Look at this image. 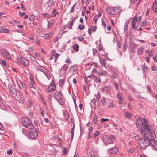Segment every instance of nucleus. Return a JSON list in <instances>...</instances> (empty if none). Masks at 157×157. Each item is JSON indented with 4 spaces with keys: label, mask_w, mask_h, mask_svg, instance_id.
<instances>
[{
    "label": "nucleus",
    "mask_w": 157,
    "mask_h": 157,
    "mask_svg": "<svg viewBox=\"0 0 157 157\" xmlns=\"http://www.w3.org/2000/svg\"><path fill=\"white\" fill-rule=\"evenodd\" d=\"M136 123L137 127L140 129V131L142 135H145L147 132L153 131L150 127V124L147 120L145 118L139 117Z\"/></svg>",
    "instance_id": "f257e3e1"
},
{
    "label": "nucleus",
    "mask_w": 157,
    "mask_h": 157,
    "mask_svg": "<svg viewBox=\"0 0 157 157\" xmlns=\"http://www.w3.org/2000/svg\"><path fill=\"white\" fill-rule=\"evenodd\" d=\"M143 137L140 138L139 143L140 147L142 150L145 149L146 147L149 145V143L151 140V139L155 138V135L154 131H151L147 132L145 135H142Z\"/></svg>",
    "instance_id": "f03ea898"
},
{
    "label": "nucleus",
    "mask_w": 157,
    "mask_h": 157,
    "mask_svg": "<svg viewBox=\"0 0 157 157\" xmlns=\"http://www.w3.org/2000/svg\"><path fill=\"white\" fill-rule=\"evenodd\" d=\"M21 122L22 125L26 128L32 129L33 128L31 121L28 118L23 117L21 119Z\"/></svg>",
    "instance_id": "7ed1b4c3"
},
{
    "label": "nucleus",
    "mask_w": 157,
    "mask_h": 157,
    "mask_svg": "<svg viewBox=\"0 0 157 157\" xmlns=\"http://www.w3.org/2000/svg\"><path fill=\"white\" fill-rule=\"evenodd\" d=\"M122 8L121 7H109L106 8V11L108 13L116 15L122 11Z\"/></svg>",
    "instance_id": "20e7f679"
},
{
    "label": "nucleus",
    "mask_w": 157,
    "mask_h": 157,
    "mask_svg": "<svg viewBox=\"0 0 157 157\" xmlns=\"http://www.w3.org/2000/svg\"><path fill=\"white\" fill-rule=\"evenodd\" d=\"M17 63L19 65L25 67H27L29 63V61L23 57L18 58L17 59Z\"/></svg>",
    "instance_id": "39448f33"
},
{
    "label": "nucleus",
    "mask_w": 157,
    "mask_h": 157,
    "mask_svg": "<svg viewBox=\"0 0 157 157\" xmlns=\"http://www.w3.org/2000/svg\"><path fill=\"white\" fill-rule=\"evenodd\" d=\"M0 53L6 59L10 60L11 57L8 52L6 49H2L0 50Z\"/></svg>",
    "instance_id": "423d86ee"
},
{
    "label": "nucleus",
    "mask_w": 157,
    "mask_h": 157,
    "mask_svg": "<svg viewBox=\"0 0 157 157\" xmlns=\"http://www.w3.org/2000/svg\"><path fill=\"white\" fill-rule=\"evenodd\" d=\"M62 94L61 91H59L56 92L54 95V97L56 100L59 102L60 104L63 105L64 104V102L63 100L61 98V96Z\"/></svg>",
    "instance_id": "0eeeda50"
},
{
    "label": "nucleus",
    "mask_w": 157,
    "mask_h": 157,
    "mask_svg": "<svg viewBox=\"0 0 157 157\" xmlns=\"http://www.w3.org/2000/svg\"><path fill=\"white\" fill-rule=\"evenodd\" d=\"M102 140L104 143L106 145L111 144L113 143L112 140L107 135H104L102 137Z\"/></svg>",
    "instance_id": "6e6552de"
},
{
    "label": "nucleus",
    "mask_w": 157,
    "mask_h": 157,
    "mask_svg": "<svg viewBox=\"0 0 157 157\" xmlns=\"http://www.w3.org/2000/svg\"><path fill=\"white\" fill-rule=\"evenodd\" d=\"M154 138L152 137L149 145L151 147L153 150H156L157 151V142L154 139Z\"/></svg>",
    "instance_id": "1a4fd4ad"
},
{
    "label": "nucleus",
    "mask_w": 157,
    "mask_h": 157,
    "mask_svg": "<svg viewBox=\"0 0 157 157\" xmlns=\"http://www.w3.org/2000/svg\"><path fill=\"white\" fill-rule=\"evenodd\" d=\"M28 135L29 138L34 139L37 137L38 134L37 132L36 131L34 130H32L29 131Z\"/></svg>",
    "instance_id": "9d476101"
},
{
    "label": "nucleus",
    "mask_w": 157,
    "mask_h": 157,
    "mask_svg": "<svg viewBox=\"0 0 157 157\" xmlns=\"http://www.w3.org/2000/svg\"><path fill=\"white\" fill-rule=\"evenodd\" d=\"M130 46L131 50L134 53L135 52V48L137 47V44L131 41L130 43Z\"/></svg>",
    "instance_id": "9b49d317"
},
{
    "label": "nucleus",
    "mask_w": 157,
    "mask_h": 157,
    "mask_svg": "<svg viewBox=\"0 0 157 157\" xmlns=\"http://www.w3.org/2000/svg\"><path fill=\"white\" fill-rule=\"evenodd\" d=\"M119 149L117 147H115L112 148L108 150V153L109 154H114L118 152Z\"/></svg>",
    "instance_id": "f8f14e48"
},
{
    "label": "nucleus",
    "mask_w": 157,
    "mask_h": 157,
    "mask_svg": "<svg viewBox=\"0 0 157 157\" xmlns=\"http://www.w3.org/2000/svg\"><path fill=\"white\" fill-rule=\"evenodd\" d=\"M10 92L12 95H14L16 93V91L14 87L12 86H10Z\"/></svg>",
    "instance_id": "ddd939ff"
},
{
    "label": "nucleus",
    "mask_w": 157,
    "mask_h": 157,
    "mask_svg": "<svg viewBox=\"0 0 157 157\" xmlns=\"http://www.w3.org/2000/svg\"><path fill=\"white\" fill-rule=\"evenodd\" d=\"M56 88V86L55 84L49 85L48 88V90L50 92L53 91Z\"/></svg>",
    "instance_id": "4468645a"
},
{
    "label": "nucleus",
    "mask_w": 157,
    "mask_h": 157,
    "mask_svg": "<svg viewBox=\"0 0 157 157\" xmlns=\"http://www.w3.org/2000/svg\"><path fill=\"white\" fill-rule=\"evenodd\" d=\"M75 65H73L71 67L68 71V72L71 73L72 74H74L76 72V69L75 68Z\"/></svg>",
    "instance_id": "2eb2a0df"
},
{
    "label": "nucleus",
    "mask_w": 157,
    "mask_h": 157,
    "mask_svg": "<svg viewBox=\"0 0 157 157\" xmlns=\"http://www.w3.org/2000/svg\"><path fill=\"white\" fill-rule=\"evenodd\" d=\"M136 20V16H134L132 20V26L133 29H135L136 28L135 21Z\"/></svg>",
    "instance_id": "dca6fc26"
},
{
    "label": "nucleus",
    "mask_w": 157,
    "mask_h": 157,
    "mask_svg": "<svg viewBox=\"0 0 157 157\" xmlns=\"http://www.w3.org/2000/svg\"><path fill=\"white\" fill-rule=\"evenodd\" d=\"M9 30L3 27H0V32L1 33H9Z\"/></svg>",
    "instance_id": "f3484780"
},
{
    "label": "nucleus",
    "mask_w": 157,
    "mask_h": 157,
    "mask_svg": "<svg viewBox=\"0 0 157 157\" xmlns=\"http://www.w3.org/2000/svg\"><path fill=\"white\" fill-rule=\"evenodd\" d=\"M142 70L143 71V72L144 73H147V71H149V68L147 67L146 66L145 64H144L142 67Z\"/></svg>",
    "instance_id": "a211bd4d"
},
{
    "label": "nucleus",
    "mask_w": 157,
    "mask_h": 157,
    "mask_svg": "<svg viewBox=\"0 0 157 157\" xmlns=\"http://www.w3.org/2000/svg\"><path fill=\"white\" fill-rule=\"evenodd\" d=\"M99 60L100 63L102 66L104 67H106V63L105 60L103 59H101L100 57Z\"/></svg>",
    "instance_id": "6ab92c4d"
},
{
    "label": "nucleus",
    "mask_w": 157,
    "mask_h": 157,
    "mask_svg": "<svg viewBox=\"0 0 157 157\" xmlns=\"http://www.w3.org/2000/svg\"><path fill=\"white\" fill-rule=\"evenodd\" d=\"M145 53H146L148 54L147 57L150 58L153 55V54L154 53V51L153 50H151V51H149L148 50H146L145 52Z\"/></svg>",
    "instance_id": "aec40b11"
},
{
    "label": "nucleus",
    "mask_w": 157,
    "mask_h": 157,
    "mask_svg": "<svg viewBox=\"0 0 157 157\" xmlns=\"http://www.w3.org/2000/svg\"><path fill=\"white\" fill-rule=\"evenodd\" d=\"M74 50L78 52L79 50V46L77 44H75L72 46Z\"/></svg>",
    "instance_id": "412c9836"
},
{
    "label": "nucleus",
    "mask_w": 157,
    "mask_h": 157,
    "mask_svg": "<svg viewBox=\"0 0 157 157\" xmlns=\"http://www.w3.org/2000/svg\"><path fill=\"white\" fill-rule=\"evenodd\" d=\"M55 22V20H50L48 24V28H51L52 25V24Z\"/></svg>",
    "instance_id": "4be33fe9"
},
{
    "label": "nucleus",
    "mask_w": 157,
    "mask_h": 157,
    "mask_svg": "<svg viewBox=\"0 0 157 157\" xmlns=\"http://www.w3.org/2000/svg\"><path fill=\"white\" fill-rule=\"evenodd\" d=\"M76 19V18H75V17H74L73 18V19L71 21L70 24L68 27L69 29H71L72 28V26L73 25V22L74 21H75Z\"/></svg>",
    "instance_id": "5701e85b"
},
{
    "label": "nucleus",
    "mask_w": 157,
    "mask_h": 157,
    "mask_svg": "<svg viewBox=\"0 0 157 157\" xmlns=\"http://www.w3.org/2000/svg\"><path fill=\"white\" fill-rule=\"evenodd\" d=\"M94 75L93 74H91L90 75H88L87 77H85V82H87V81H89L90 80H90H87L88 78H92L94 77Z\"/></svg>",
    "instance_id": "b1692460"
},
{
    "label": "nucleus",
    "mask_w": 157,
    "mask_h": 157,
    "mask_svg": "<svg viewBox=\"0 0 157 157\" xmlns=\"http://www.w3.org/2000/svg\"><path fill=\"white\" fill-rule=\"evenodd\" d=\"M94 81L97 83H99L101 81L100 78L97 77L96 76L94 77Z\"/></svg>",
    "instance_id": "393cba45"
},
{
    "label": "nucleus",
    "mask_w": 157,
    "mask_h": 157,
    "mask_svg": "<svg viewBox=\"0 0 157 157\" xmlns=\"http://www.w3.org/2000/svg\"><path fill=\"white\" fill-rule=\"evenodd\" d=\"M53 0H49L47 2L48 6V7H50L54 4Z\"/></svg>",
    "instance_id": "a878e982"
},
{
    "label": "nucleus",
    "mask_w": 157,
    "mask_h": 157,
    "mask_svg": "<svg viewBox=\"0 0 157 157\" xmlns=\"http://www.w3.org/2000/svg\"><path fill=\"white\" fill-rule=\"evenodd\" d=\"M106 98L104 97H103L102 98V99L101 100V103H102V105L103 106H105L106 105Z\"/></svg>",
    "instance_id": "bb28decb"
},
{
    "label": "nucleus",
    "mask_w": 157,
    "mask_h": 157,
    "mask_svg": "<svg viewBox=\"0 0 157 157\" xmlns=\"http://www.w3.org/2000/svg\"><path fill=\"white\" fill-rule=\"evenodd\" d=\"M143 48L142 47H140L138 49L137 51L138 55H141L143 53Z\"/></svg>",
    "instance_id": "cd10ccee"
},
{
    "label": "nucleus",
    "mask_w": 157,
    "mask_h": 157,
    "mask_svg": "<svg viewBox=\"0 0 157 157\" xmlns=\"http://www.w3.org/2000/svg\"><path fill=\"white\" fill-rule=\"evenodd\" d=\"M117 97L119 99L121 100H123L124 99L123 98L122 95L120 93H118L117 95Z\"/></svg>",
    "instance_id": "c85d7f7f"
},
{
    "label": "nucleus",
    "mask_w": 157,
    "mask_h": 157,
    "mask_svg": "<svg viewBox=\"0 0 157 157\" xmlns=\"http://www.w3.org/2000/svg\"><path fill=\"white\" fill-rule=\"evenodd\" d=\"M152 10L154 12L157 13V5L153 4Z\"/></svg>",
    "instance_id": "c756f323"
},
{
    "label": "nucleus",
    "mask_w": 157,
    "mask_h": 157,
    "mask_svg": "<svg viewBox=\"0 0 157 157\" xmlns=\"http://www.w3.org/2000/svg\"><path fill=\"white\" fill-rule=\"evenodd\" d=\"M125 117L129 119H130L132 117V115L130 113L126 112L125 113Z\"/></svg>",
    "instance_id": "7c9ffc66"
},
{
    "label": "nucleus",
    "mask_w": 157,
    "mask_h": 157,
    "mask_svg": "<svg viewBox=\"0 0 157 157\" xmlns=\"http://www.w3.org/2000/svg\"><path fill=\"white\" fill-rule=\"evenodd\" d=\"M102 92H106L107 93H109V91L108 89V88L107 87H105L103 88L102 90Z\"/></svg>",
    "instance_id": "2f4dec72"
},
{
    "label": "nucleus",
    "mask_w": 157,
    "mask_h": 157,
    "mask_svg": "<svg viewBox=\"0 0 157 157\" xmlns=\"http://www.w3.org/2000/svg\"><path fill=\"white\" fill-rule=\"evenodd\" d=\"M98 117L97 115H95L93 117V121L94 123L96 124L97 121Z\"/></svg>",
    "instance_id": "473e14b6"
},
{
    "label": "nucleus",
    "mask_w": 157,
    "mask_h": 157,
    "mask_svg": "<svg viewBox=\"0 0 157 157\" xmlns=\"http://www.w3.org/2000/svg\"><path fill=\"white\" fill-rule=\"evenodd\" d=\"M52 13L53 14V16L55 17L58 13V12L56 11V9H54L52 10Z\"/></svg>",
    "instance_id": "72a5a7b5"
},
{
    "label": "nucleus",
    "mask_w": 157,
    "mask_h": 157,
    "mask_svg": "<svg viewBox=\"0 0 157 157\" xmlns=\"http://www.w3.org/2000/svg\"><path fill=\"white\" fill-rule=\"evenodd\" d=\"M39 67H40V69L39 70V71L43 72V73H44L45 71H46V70H47L46 69L41 66H40Z\"/></svg>",
    "instance_id": "f704fd0d"
},
{
    "label": "nucleus",
    "mask_w": 157,
    "mask_h": 157,
    "mask_svg": "<svg viewBox=\"0 0 157 157\" xmlns=\"http://www.w3.org/2000/svg\"><path fill=\"white\" fill-rule=\"evenodd\" d=\"M129 24V22L128 21L126 22L124 24V31H125L127 30L128 28V25Z\"/></svg>",
    "instance_id": "c9c22d12"
},
{
    "label": "nucleus",
    "mask_w": 157,
    "mask_h": 157,
    "mask_svg": "<svg viewBox=\"0 0 157 157\" xmlns=\"http://www.w3.org/2000/svg\"><path fill=\"white\" fill-rule=\"evenodd\" d=\"M147 22L146 21H143L142 23H141L140 25L141 26H146V24L147 23Z\"/></svg>",
    "instance_id": "e433bc0d"
},
{
    "label": "nucleus",
    "mask_w": 157,
    "mask_h": 157,
    "mask_svg": "<svg viewBox=\"0 0 157 157\" xmlns=\"http://www.w3.org/2000/svg\"><path fill=\"white\" fill-rule=\"evenodd\" d=\"M100 134V132L98 131H97L94 134L93 136V138H94L96 136H98Z\"/></svg>",
    "instance_id": "4c0bfd02"
},
{
    "label": "nucleus",
    "mask_w": 157,
    "mask_h": 157,
    "mask_svg": "<svg viewBox=\"0 0 157 157\" xmlns=\"http://www.w3.org/2000/svg\"><path fill=\"white\" fill-rule=\"evenodd\" d=\"M29 86L31 88H33L34 89L35 88L34 86L33 83L31 82H29L28 83Z\"/></svg>",
    "instance_id": "58836bf2"
},
{
    "label": "nucleus",
    "mask_w": 157,
    "mask_h": 157,
    "mask_svg": "<svg viewBox=\"0 0 157 157\" xmlns=\"http://www.w3.org/2000/svg\"><path fill=\"white\" fill-rule=\"evenodd\" d=\"M74 129H71V139L72 140L73 138V137H74Z\"/></svg>",
    "instance_id": "ea45409f"
},
{
    "label": "nucleus",
    "mask_w": 157,
    "mask_h": 157,
    "mask_svg": "<svg viewBox=\"0 0 157 157\" xmlns=\"http://www.w3.org/2000/svg\"><path fill=\"white\" fill-rule=\"evenodd\" d=\"M76 4V3H75L71 8L70 11V13H71L74 11V7Z\"/></svg>",
    "instance_id": "a19ab883"
},
{
    "label": "nucleus",
    "mask_w": 157,
    "mask_h": 157,
    "mask_svg": "<svg viewBox=\"0 0 157 157\" xmlns=\"http://www.w3.org/2000/svg\"><path fill=\"white\" fill-rule=\"evenodd\" d=\"M43 37L45 39H48L49 38V36L48 34H46L44 35L43 36Z\"/></svg>",
    "instance_id": "79ce46f5"
},
{
    "label": "nucleus",
    "mask_w": 157,
    "mask_h": 157,
    "mask_svg": "<svg viewBox=\"0 0 157 157\" xmlns=\"http://www.w3.org/2000/svg\"><path fill=\"white\" fill-rule=\"evenodd\" d=\"M45 75L47 77H48L49 76V72L47 70H46V71H45V72L44 73Z\"/></svg>",
    "instance_id": "37998d69"
},
{
    "label": "nucleus",
    "mask_w": 157,
    "mask_h": 157,
    "mask_svg": "<svg viewBox=\"0 0 157 157\" xmlns=\"http://www.w3.org/2000/svg\"><path fill=\"white\" fill-rule=\"evenodd\" d=\"M114 86L115 87V90H118V87H119V86L118 84L116 82H114Z\"/></svg>",
    "instance_id": "c03bdc74"
},
{
    "label": "nucleus",
    "mask_w": 157,
    "mask_h": 157,
    "mask_svg": "<svg viewBox=\"0 0 157 157\" xmlns=\"http://www.w3.org/2000/svg\"><path fill=\"white\" fill-rule=\"evenodd\" d=\"M31 60L33 61H35L36 59V58L33 56H31L30 57Z\"/></svg>",
    "instance_id": "a18cd8bd"
},
{
    "label": "nucleus",
    "mask_w": 157,
    "mask_h": 157,
    "mask_svg": "<svg viewBox=\"0 0 157 157\" xmlns=\"http://www.w3.org/2000/svg\"><path fill=\"white\" fill-rule=\"evenodd\" d=\"M93 21H94L95 23L96 24L98 21L97 15H95L94 17Z\"/></svg>",
    "instance_id": "49530a36"
},
{
    "label": "nucleus",
    "mask_w": 157,
    "mask_h": 157,
    "mask_svg": "<svg viewBox=\"0 0 157 157\" xmlns=\"http://www.w3.org/2000/svg\"><path fill=\"white\" fill-rule=\"evenodd\" d=\"M141 20V16L137 18L136 17V21L138 22V23L140 22Z\"/></svg>",
    "instance_id": "de8ad7c7"
},
{
    "label": "nucleus",
    "mask_w": 157,
    "mask_h": 157,
    "mask_svg": "<svg viewBox=\"0 0 157 157\" xmlns=\"http://www.w3.org/2000/svg\"><path fill=\"white\" fill-rule=\"evenodd\" d=\"M100 97V95L99 93H98L97 94V96L96 97V100L97 101H99Z\"/></svg>",
    "instance_id": "09e8293b"
},
{
    "label": "nucleus",
    "mask_w": 157,
    "mask_h": 157,
    "mask_svg": "<svg viewBox=\"0 0 157 157\" xmlns=\"http://www.w3.org/2000/svg\"><path fill=\"white\" fill-rule=\"evenodd\" d=\"M93 131V128L92 127H90L89 129V134H91Z\"/></svg>",
    "instance_id": "8fccbe9b"
},
{
    "label": "nucleus",
    "mask_w": 157,
    "mask_h": 157,
    "mask_svg": "<svg viewBox=\"0 0 157 157\" xmlns=\"http://www.w3.org/2000/svg\"><path fill=\"white\" fill-rule=\"evenodd\" d=\"M127 98L128 100L130 101H132L133 100L132 97L130 95H128L127 96Z\"/></svg>",
    "instance_id": "3c124183"
},
{
    "label": "nucleus",
    "mask_w": 157,
    "mask_h": 157,
    "mask_svg": "<svg viewBox=\"0 0 157 157\" xmlns=\"http://www.w3.org/2000/svg\"><path fill=\"white\" fill-rule=\"evenodd\" d=\"M78 40L80 41H82L84 40V38L81 36H79L77 37Z\"/></svg>",
    "instance_id": "603ef678"
},
{
    "label": "nucleus",
    "mask_w": 157,
    "mask_h": 157,
    "mask_svg": "<svg viewBox=\"0 0 157 157\" xmlns=\"http://www.w3.org/2000/svg\"><path fill=\"white\" fill-rule=\"evenodd\" d=\"M84 25H80L79 26V29L80 30H82L84 29Z\"/></svg>",
    "instance_id": "864d4df0"
},
{
    "label": "nucleus",
    "mask_w": 157,
    "mask_h": 157,
    "mask_svg": "<svg viewBox=\"0 0 157 157\" xmlns=\"http://www.w3.org/2000/svg\"><path fill=\"white\" fill-rule=\"evenodd\" d=\"M64 82V80L63 79H61L59 81V84L60 85H63Z\"/></svg>",
    "instance_id": "5fc2aeb1"
},
{
    "label": "nucleus",
    "mask_w": 157,
    "mask_h": 157,
    "mask_svg": "<svg viewBox=\"0 0 157 157\" xmlns=\"http://www.w3.org/2000/svg\"><path fill=\"white\" fill-rule=\"evenodd\" d=\"M4 129L3 125L1 123H0V130L3 131Z\"/></svg>",
    "instance_id": "6e6d98bb"
},
{
    "label": "nucleus",
    "mask_w": 157,
    "mask_h": 157,
    "mask_svg": "<svg viewBox=\"0 0 157 157\" xmlns=\"http://www.w3.org/2000/svg\"><path fill=\"white\" fill-rule=\"evenodd\" d=\"M60 39L59 37H56L54 40H53V43H56Z\"/></svg>",
    "instance_id": "4d7b16f0"
},
{
    "label": "nucleus",
    "mask_w": 157,
    "mask_h": 157,
    "mask_svg": "<svg viewBox=\"0 0 157 157\" xmlns=\"http://www.w3.org/2000/svg\"><path fill=\"white\" fill-rule=\"evenodd\" d=\"M108 120L109 119L108 118L105 119L104 118H103L101 119V121L102 122H104L105 121H108Z\"/></svg>",
    "instance_id": "13d9d810"
},
{
    "label": "nucleus",
    "mask_w": 157,
    "mask_h": 157,
    "mask_svg": "<svg viewBox=\"0 0 157 157\" xmlns=\"http://www.w3.org/2000/svg\"><path fill=\"white\" fill-rule=\"evenodd\" d=\"M113 103H110L108 106V107L110 108H113Z\"/></svg>",
    "instance_id": "bf43d9fd"
},
{
    "label": "nucleus",
    "mask_w": 157,
    "mask_h": 157,
    "mask_svg": "<svg viewBox=\"0 0 157 157\" xmlns=\"http://www.w3.org/2000/svg\"><path fill=\"white\" fill-rule=\"evenodd\" d=\"M64 150L63 151V154L64 155L65 154L67 153V149L66 148H64Z\"/></svg>",
    "instance_id": "052dcab7"
},
{
    "label": "nucleus",
    "mask_w": 157,
    "mask_h": 157,
    "mask_svg": "<svg viewBox=\"0 0 157 157\" xmlns=\"http://www.w3.org/2000/svg\"><path fill=\"white\" fill-rule=\"evenodd\" d=\"M98 75L99 76H104L105 75V74L104 73L99 72L98 73Z\"/></svg>",
    "instance_id": "680f3d73"
},
{
    "label": "nucleus",
    "mask_w": 157,
    "mask_h": 157,
    "mask_svg": "<svg viewBox=\"0 0 157 157\" xmlns=\"http://www.w3.org/2000/svg\"><path fill=\"white\" fill-rule=\"evenodd\" d=\"M96 26H94L92 27V29H91V30H92L93 31H94L96 30Z\"/></svg>",
    "instance_id": "e2e57ef3"
},
{
    "label": "nucleus",
    "mask_w": 157,
    "mask_h": 157,
    "mask_svg": "<svg viewBox=\"0 0 157 157\" xmlns=\"http://www.w3.org/2000/svg\"><path fill=\"white\" fill-rule=\"evenodd\" d=\"M25 14V13H23L20 12H19V15L21 16H22L24 15Z\"/></svg>",
    "instance_id": "0e129e2a"
},
{
    "label": "nucleus",
    "mask_w": 157,
    "mask_h": 157,
    "mask_svg": "<svg viewBox=\"0 0 157 157\" xmlns=\"http://www.w3.org/2000/svg\"><path fill=\"white\" fill-rule=\"evenodd\" d=\"M153 60L155 61H157V56L155 55L153 56Z\"/></svg>",
    "instance_id": "69168bd1"
},
{
    "label": "nucleus",
    "mask_w": 157,
    "mask_h": 157,
    "mask_svg": "<svg viewBox=\"0 0 157 157\" xmlns=\"http://www.w3.org/2000/svg\"><path fill=\"white\" fill-rule=\"evenodd\" d=\"M63 114L65 116H66L68 115V113L65 110H64L63 111Z\"/></svg>",
    "instance_id": "338daca9"
},
{
    "label": "nucleus",
    "mask_w": 157,
    "mask_h": 157,
    "mask_svg": "<svg viewBox=\"0 0 157 157\" xmlns=\"http://www.w3.org/2000/svg\"><path fill=\"white\" fill-rule=\"evenodd\" d=\"M93 53L94 55H95L97 53V50L96 49L94 48L93 49Z\"/></svg>",
    "instance_id": "774afa93"
}]
</instances>
